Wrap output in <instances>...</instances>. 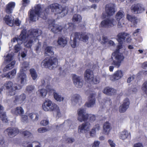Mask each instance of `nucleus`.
Segmentation results:
<instances>
[{"label":"nucleus","mask_w":147,"mask_h":147,"mask_svg":"<svg viewBox=\"0 0 147 147\" xmlns=\"http://www.w3.org/2000/svg\"><path fill=\"white\" fill-rule=\"evenodd\" d=\"M15 5V3L14 2H11L7 4L5 8V12L8 14L12 13L13 10Z\"/></svg>","instance_id":"obj_22"},{"label":"nucleus","mask_w":147,"mask_h":147,"mask_svg":"<svg viewBox=\"0 0 147 147\" xmlns=\"http://www.w3.org/2000/svg\"><path fill=\"white\" fill-rule=\"evenodd\" d=\"M47 129L45 127L40 128L38 129V131L40 133H42L47 131Z\"/></svg>","instance_id":"obj_54"},{"label":"nucleus","mask_w":147,"mask_h":147,"mask_svg":"<svg viewBox=\"0 0 147 147\" xmlns=\"http://www.w3.org/2000/svg\"><path fill=\"white\" fill-rule=\"evenodd\" d=\"M116 91V90L114 88L111 87L107 86L104 88L103 92H113Z\"/></svg>","instance_id":"obj_45"},{"label":"nucleus","mask_w":147,"mask_h":147,"mask_svg":"<svg viewBox=\"0 0 147 147\" xmlns=\"http://www.w3.org/2000/svg\"><path fill=\"white\" fill-rule=\"evenodd\" d=\"M49 122L47 120H43L40 122V124L43 126H46L49 123Z\"/></svg>","instance_id":"obj_55"},{"label":"nucleus","mask_w":147,"mask_h":147,"mask_svg":"<svg viewBox=\"0 0 147 147\" xmlns=\"http://www.w3.org/2000/svg\"><path fill=\"white\" fill-rule=\"evenodd\" d=\"M46 89L40 88L38 90L39 92H54L55 90L50 85H48L46 87Z\"/></svg>","instance_id":"obj_31"},{"label":"nucleus","mask_w":147,"mask_h":147,"mask_svg":"<svg viewBox=\"0 0 147 147\" xmlns=\"http://www.w3.org/2000/svg\"><path fill=\"white\" fill-rule=\"evenodd\" d=\"M142 89L145 92L147 91V81L145 82L142 85Z\"/></svg>","instance_id":"obj_52"},{"label":"nucleus","mask_w":147,"mask_h":147,"mask_svg":"<svg viewBox=\"0 0 147 147\" xmlns=\"http://www.w3.org/2000/svg\"><path fill=\"white\" fill-rule=\"evenodd\" d=\"M30 118L33 121H37L38 119V113H31L28 115Z\"/></svg>","instance_id":"obj_38"},{"label":"nucleus","mask_w":147,"mask_h":147,"mask_svg":"<svg viewBox=\"0 0 147 147\" xmlns=\"http://www.w3.org/2000/svg\"><path fill=\"white\" fill-rule=\"evenodd\" d=\"M26 29H24L21 32L20 35L18 38L15 37L11 40V42H17L19 44H21L25 41L26 38Z\"/></svg>","instance_id":"obj_11"},{"label":"nucleus","mask_w":147,"mask_h":147,"mask_svg":"<svg viewBox=\"0 0 147 147\" xmlns=\"http://www.w3.org/2000/svg\"><path fill=\"white\" fill-rule=\"evenodd\" d=\"M119 49L117 47L116 51L112 55L111 57L113 60L112 65L117 68H119L120 67L122 61L124 59L123 54L119 53Z\"/></svg>","instance_id":"obj_6"},{"label":"nucleus","mask_w":147,"mask_h":147,"mask_svg":"<svg viewBox=\"0 0 147 147\" xmlns=\"http://www.w3.org/2000/svg\"><path fill=\"white\" fill-rule=\"evenodd\" d=\"M53 93L54 97L55 100L59 102L63 101L64 99L63 97L59 95L57 92H53Z\"/></svg>","instance_id":"obj_40"},{"label":"nucleus","mask_w":147,"mask_h":147,"mask_svg":"<svg viewBox=\"0 0 147 147\" xmlns=\"http://www.w3.org/2000/svg\"><path fill=\"white\" fill-rule=\"evenodd\" d=\"M131 12L135 14L142 13L145 10L144 6L141 4L138 3L133 5L131 7Z\"/></svg>","instance_id":"obj_12"},{"label":"nucleus","mask_w":147,"mask_h":147,"mask_svg":"<svg viewBox=\"0 0 147 147\" xmlns=\"http://www.w3.org/2000/svg\"><path fill=\"white\" fill-rule=\"evenodd\" d=\"M89 120L91 122H93L96 120V117L95 115L89 114Z\"/></svg>","instance_id":"obj_50"},{"label":"nucleus","mask_w":147,"mask_h":147,"mask_svg":"<svg viewBox=\"0 0 147 147\" xmlns=\"http://www.w3.org/2000/svg\"><path fill=\"white\" fill-rule=\"evenodd\" d=\"M117 22L113 18H111L105 19L101 22L100 24V27L105 28H108L113 27L116 25Z\"/></svg>","instance_id":"obj_9"},{"label":"nucleus","mask_w":147,"mask_h":147,"mask_svg":"<svg viewBox=\"0 0 147 147\" xmlns=\"http://www.w3.org/2000/svg\"><path fill=\"white\" fill-rule=\"evenodd\" d=\"M11 112L13 114L18 115H22L24 113V111L22 107H17L15 111L14 112H13V110H12Z\"/></svg>","instance_id":"obj_28"},{"label":"nucleus","mask_w":147,"mask_h":147,"mask_svg":"<svg viewBox=\"0 0 147 147\" xmlns=\"http://www.w3.org/2000/svg\"><path fill=\"white\" fill-rule=\"evenodd\" d=\"M16 69H13L11 71L9 72L4 77L9 78H13L16 75Z\"/></svg>","instance_id":"obj_33"},{"label":"nucleus","mask_w":147,"mask_h":147,"mask_svg":"<svg viewBox=\"0 0 147 147\" xmlns=\"http://www.w3.org/2000/svg\"><path fill=\"white\" fill-rule=\"evenodd\" d=\"M58 65V59L55 57L52 56L49 58H46L41 63V66L42 67L53 69L57 67Z\"/></svg>","instance_id":"obj_5"},{"label":"nucleus","mask_w":147,"mask_h":147,"mask_svg":"<svg viewBox=\"0 0 147 147\" xmlns=\"http://www.w3.org/2000/svg\"><path fill=\"white\" fill-rule=\"evenodd\" d=\"M100 144V142L98 141H95L93 143V145L92 146V147H98Z\"/></svg>","instance_id":"obj_59"},{"label":"nucleus","mask_w":147,"mask_h":147,"mask_svg":"<svg viewBox=\"0 0 147 147\" xmlns=\"http://www.w3.org/2000/svg\"><path fill=\"white\" fill-rule=\"evenodd\" d=\"M129 135H130V134L127 131L124 130L122 132L120 136V138L123 140H124L128 137Z\"/></svg>","instance_id":"obj_39"},{"label":"nucleus","mask_w":147,"mask_h":147,"mask_svg":"<svg viewBox=\"0 0 147 147\" xmlns=\"http://www.w3.org/2000/svg\"><path fill=\"white\" fill-rule=\"evenodd\" d=\"M90 124L88 122L83 123L82 125L78 126V133H83L84 130L88 131L90 128Z\"/></svg>","instance_id":"obj_20"},{"label":"nucleus","mask_w":147,"mask_h":147,"mask_svg":"<svg viewBox=\"0 0 147 147\" xmlns=\"http://www.w3.org/2000/svg\"><path fill=\"white\" fill-rule=\"evenodd\" d=\"M96 130L94 128L92 129V131L90 132V136H93L96 133Z\"/></svg>","instance_id":"obj_63"},{"label":"nucleus","mask_w":147,"mask_h":147,"mask_svg":"<svg viewBox=\"0 0 147 147\" xmlns=\"http://www.w3.org/2000/svg\"><path fill=\"white\" fill-rule=\"evenodd\" d=\"M91 36L92 35L90 34H81L78 32H76L74 34V36L72 40L71 37L70 44L73 48H75L78 45L79 40L86 42L88 40L89 37Z\"/></svg>","instance_id":"obj_4"},{"label":"nucleus","mask_w":147,"mask_h":147,"mask_svg":"<svg viewBox=\"0 0 147 147\" xmlns=\"http://www.w3.org/2000/svg\"><path fill=\"white\" fill-rule=\"evenodd\" d=\"M47 92H40L39 94V96L41 98L45 97L47 95Z\"/></svg>","instance_id":"obj_61"},{"label":"nucleus","mask_w":147,"mask_h":147,"mask_svg":"<svg viewBox=\"0 0 147 147\" xmlns=\"http://www.w3.org/2000/svg\"><path fill=\"white\" fill-rule=\"evenodd\" d=\"M49 29H51L52 31L55 33L60 32L63 29V28L61 26L57 24H49Z\"/></svg>","instance_id":"obj_17"},{"label":"nucleus","mask_w":147,"mask_h":147,"mask_svg":"<svg viewBox=\"0 0 147 147\" xmlns=\"http://www.w3.org/2000/svg\"><path fill=\"white\" fill-rule=\"evenodd\" d=\"M123 76V72L121 70L116 71L113 75L111 76L110 79L112 81H115L121 79Z\"/></svg>","instance_id":"obj_18"},{"label":"nucleus","mask_w":147,"mask_h":147,"mask_svg":"<svg viewBox=\"0 0 147 147\" xmlns=\"http://www.w3.org/2000/svg\"><path fill=\"white\" fill-rule=\"evenodd\" d=\"M103 129L104 133L108 135L111 130L110 124L108 122H105L103 126Z\"/></svg>","instance_id":"obj_27"},{"label":"nucleus","mask_w":147,"mask_h":147,"mask_svg":"<svg viewBox=\"0 0 147 147\" xmlns=\"http://www.w3.org/2000/svg\"><path fill=\"white\" fill-rule=\"evenodd\" d=\"M21 21L19 20L17 18L14 22V24H15L17 26H19L21 23Z\"/></svg>","instance_id":"obj_56"},{"label":"nucleus","mask_w":147,"mask_h":147,"mask_svg":"<svg viewBox=\"0 0 147 147\" xmlns=\"http://www.w3.org/2000/svg\"><path fill=\"white\" fill-rule=\"evenodd\" d=\"M115 5L110 3L106 5L105 7V12L103 13L102 18L105 19L109 16L113 15L115 12Z\"/></svg>","instance_id":"obj_10"},{"label":"nucleus","mask_w":147,"mask_h":147,"mask_svg":"<svg viewBox=\"0 0 147 147\" xmlns=\"http://www.w3.org/2000/svg\"><path fill=\"white\" fill-rule=\"evenodd\" d=\"M21 44H19L16 45L14 47V51L15 53L18 52L21 49V47L20 46Z\"/></svg>","instance_id":"obj_49"},{"label":"nucleus","mask_w":147,"mask_h":147,"mask_svg":"<svg viewBox=\"0 0 147 147\" xmlns=\"http://www.w3.org/2000/svg\"><path fill=\"white\" fill-rule=\"evenodd\" d=\"M43 10L40 4H37L34 6V9H31L30 13V18L32 21H35L40 17L45 19L46 18V15L42 11Z\"/></svg>","instance_id":"obj_1"},{"label":"nucleus","mask_w":147,"mask_h":147,"mask_svg":"<svg viewBox=\"0 0 147 147\" xmlns=\"http://www.w3.org/2000/svg\"><path fill=\"white\" fill-rule=\"evenodd\" d=\"M78 120L81 122L86 121L89 117V114L84 109H79L78 110Z\"/></svg>","instance_id":"obj_13"},{"label":"nucleus","mask_w":147,"mask_h":147,"mask_svg":"<svg viewBox=\"0 0 147 147\" xmlns=\"http://www.w3.org/2000/svg\"><path fill=\"white\" fill-rule=\"evenodd\" d=\"M127 18L129 21L133 23L134 25L137 24V20L136 18L134 16L128 14L127 15Z\"/></svg>","instance_id":"obj_32"},{"label":"nucleus","mask_w":147,"mask_h":147,"mask_svg":"<svg viewBox=\"0 0 147 147\" xmlns=\"http://www.w3.org/2000/svg\"><path fill=\"white\" fill-rule=\"evenodd\" d=\"M55 111L57 112V115H60V110L58 106L55 103H52L51 101V104L49 106L48 108V111Z\"/></svg>","instance_id":"obj_23"},{"label":"nucleus","mask_w":147,"mask_h":147,"mask_svg":"<svg viewBox=\"0 0 147 147\" xmlns=\"http://www.w3.org/2000/svg\"><path fill=\"white\" fill-rule=\"evenodd\" d=\"M21 133L24 136H26L28 138L30 137L32 135L30 132L27 130L21 132Z\"/></svg>","instance_id":"obj_48"},{"label":"nucleus","mask_w":147,"mask_h":147,"mask_svg":"<svg viewBox=\"0 0 147 147\" xmlns=\"http://www.w3.org/2000/svg\"><path fill=\"white\" fill-rule=\"evenodd\" d=\"M5 59V61H6V62L8 63L12 60L13 56L11 54H9L7 55Z\"/></svg>","instance_id":"obj_46"},{"label":"nucleus","mask_w":147,"mask_h":147,"mask_svg":"<svg viewBox=\"0 0 147 147\" xmlns=\"http://www.w3.org/2000/svg\"><path fill=\"white\" fill-rule=\"evenodd\" d=\"M35 87L32 85L27 86L26 88V90L28 92L35 91Z\"/></svg>","instance_id":"obj_47"},{"label":"nucleus","mask_w":147,"mask_h":147,"mask_svg":"<svg viewBox=\"0 0 147 147\" xmlns=\"http://www.w3.org/2000/svg\"><path fill=\"white\" fill-rule=\"evenodd\" d=\"M72 80L75 86L77 88H81L83 84V80L81 77L76 74L73 75Z\"/></svg>","instance_id":"obj_14"},{"label":"nucleus","mask_w":147,"mask_h":147,"mask_svg":"<svg viewBox=\"0 0 147 147\" xmlns=\"http://www.w3.org/2000/svg\"><path fill=\"white\" fill-rule=\"evenodd\" d=\"M82 19V17L80 15L76 14L74 15L72 20L73 22L79 23L81 22Z\"/></svg>","instance_id":"obj_35"},{"label":"nucleus","mask_w":147,"mask_h":147,"mask_svg":"<svg viewBox=\"0 0 147 147\" xmlns=\"http://www.w3.org/2000/svg\"><path fill=\"white\" fill-rule=\"evenodd\" d=\"M45 53L48 56L53 55L54 52L53 47H47L45 49Z\"/></svg>","instance_id":"obj_36"},{"label":"nucleus","mask_w":147,"mask_h":147,"mask_svg":"<svg viewBox=\"0 0 147 147\" xmlns=\"http://www.w3.org/2000/svg\"><path fill=\"white\" fill-rule=\"evenodd\" d=\"M73 100L76 103H77L79 100L81 101V98L80 96L78 94H76L73 95L72 96Z\"/></svg>","instance_id":"obj_44"},{"label":"nucleus","mask_w":147,"mask_h":147,"mask_svg":"<svg viewBox=\"0 0 147 147\" xmlns=\"http://www.w3.org/2000/svg\"><path fill=\"white\" fill-rule=\"evenodd\" d=\"M84 75L85 79L88 82L90 83V82L93 80V78L94 77L92 71L89 69H87L85 71Z\"/></svg>","instance_id":"obj_21"},{"label":"nucleus","mask_w":147,"mask_h":147,"mask_svg":"<svg viewBox=\"0 0 147 147\" xmlns=\"http://www.w3.org/2000/svg\"><path fill=\"white\" fill-rule=\"evenodd\" d=\"M21 88V86L19 85L15 84L13 85L12 90H19Z\"/></svg>","instance_id":"obj_51"},{"label":"nucleus","mask_w":147,"mask_h":147,"mask_svg":"<svg viewBox=\"0 0 147 147\" xmlns=\"http://www.w3.org/2000/svg\"><path fill=\"white\" fill-rule=\"evenodd\" d=\"M3 107L0 104V117L1 116V115L2 116L1 118L2 121L3 122L7 123L8 121L6 118L5 113H3Z\"/></svg>","instance_id":"obj_29"},{"label":"nucleus","mask_w":147,"mask_h":147,"mask_svg":"<svg viewBox=\"0 0 147 147\" xmlns=\"http://www.w3.org/2000/svg\"><path fill=\"white\" fill-rule=\"evenodd\" d=\"M49 9H51V11L53 12L55 15L61 14V17L64 16L68 12L66 7H63L57 3L50 5L46 9L45 11L47 14L48 13Z\"/></svg>","instance_id":"obj_2"},{"label":"nucleus","mask_w":147,"mask_h":147,"mask_svg":"<svg viewBox=\"0 0 147 147\" xmlns=\"http://www.w3.org/2000/svg\"><path fill=\"white\" fill-rule=\"evenodd\" d=\"M22 5L24 6H26L30 3V1L29 0H22Z\"/></svg>","instance_id":"obj_57"},{"label":"nucleus","mask_w":147,"mask_h":147,"mask_svg":"<svg viewBox=\"0 0 147 147\" xmlns=\"http://www.w3.org/2000/svg\"><path fill=\"white\" fill-rule=\"evenodd\" d=\"M26 98V95L23 93L19 96H16L14 102L16 104H21L24 101Z\"/></svg>","instance_id":"obj_24"},{"label":"nucleus","mask_w":147,"mask_h":147,"mask_svg":"<svg viewBox=\"0 0 147 147\" xmlns=\"http://www.w3.org/2000/svg\"><path fill=\"white\" fill-rule=\"evenodd\" d=\"M5 131L7 133L8 136H15L18 134L19 132L18 129L11 127H9Z\"/></svg>","instance_id":"obj_19"},{"label":"nucleus","mask_w":147,"mask_h":147,"mask_svg":"<svg viewBox=\"0 0 147 147\" xmlns=\"http://www.w3.org/2000/svg\"><path fill=\"white\" fill-rule=\"evenodd\" d=\"M51 104V101L48 100H46L42 105V107L43 110L45 111H48L49 106Z\"/></svg>","instance_id":"obj_30"},{"label":"nucleus","mask_w":147,"mask_h":147,"mask_svg":"<svg viewBox=\"0 0 147 147\" xmlns=\"http://www.w3.org/2000/svg\"><path fill=\"white\" fill-rule=\"evenodd\" d=\"M30 71L33 79L34 80H35L37 77L36 70L34 69H31L30 70Z\"/></svg>","instance_id":"obj_42"},{"label":"nucleus","mask_w":147,"mask_h":147,"mask_svg":"<svg viewBox=\"0 0 147 147\" xmlns=\"http://www.w3.org/2000/svg\"><path fill=\"white\" fill-rule=\"evenodd\" d=\"M90 82L96 84L99 83V80L96 78H94V77H93V80L92 81Z\"/></svg>","instance_id":"obj_60"},{"label":"nucleus","mask_w":147,"mask_h":147,"mask_svg":"<svg viewBox=\"0 0 147 147\" xmlns=\"http://www.w3.org/2000/svg\"><path fill=\"white\" fill-rule=\"evenodd\" d=\"M108 142L111 147H115V144L113 142V141L111 140H108Z\"/></svg>","instance_id":"obj_62"},{"label":"nucleus","mask_w":147,"mask_h":147,"mask_svg":"<svg viewBox=\"0 0 147 147\" xmlns=\"http://www.w3.org/2000/svg\"><path fill=\"white\" fill-rule=\"evenodd\" d=\"M74 139L72 138H68L66 140L67 142L68 143H72L74 142Z\"/></svg>","instance_id":"obj_58"},{"label":"nucleus","mask_w":147,"mask_h":147,"mask_svg":"<svg viewBox=\"0 0 147 147\" xmlns=\"http://www.w3.org/2000/svg\"><path fill=\"white\" fill-rule=\"evenodd\" d=\"M130 101L128 98H125L123 101V104L119 107V111L121 113L125 112L129 108L130 105Z\"/></svg>","instance_id":"obj_16"},{"label":"nucleus","mask_w":147,"mask_h":147,"mask_svg":"<svg viewBox=\"0 0 147 147\" xmlns=\"http://www.w3.org/2000/svg\"><path fill=\"white\" fill-rule=\"evenodd\" d=\"M124 13L122 10L119 11L116 14L115 18L117 20L119 21L124 16Z\"/></svg>","instance_id":"obj_37"},{"label":"nucleus","mask_w":147,"mask_h":147,"mask_svg":"<svg viewBox=\"0 0 147 147\" xmlns=\"http://www.w3.org/2000/svg\"><path fill=\"white\" fill-rule=\"evenodd\" d=\"M29 142H26L23 143V146L24 147H33L32 144H29Z\"/></svg>","instance_id":"obj_53"},{"label":"nucleus","mask_w":147,"mask_h":147,"mask_svg":"<svg viewBox=\"0 0 147 147\" xmlns=\"http://www.w3.org/2000/svg\"><path fill=\"white\" fill-rule=\"evenodd\" d=\"M58 44L62 47H64L67 44V41L64 37H59L57 41Z\"/></svg>","instance_id":"obj_26"},{"label":"nucleus","mask_w":147,"mask_h":147,"mask_svg":"<svg viewBox=\"0 0 147 147\" xmlns=\"http://www.w3.org/2000/svg\"><path fill=\"white\" fill-rule=\"evenodd\" d=\"M117 40L119 43L117 47L119 49H120L123 47L122 44L123 42H130L131 40V36L125 32L119 33L117 35Z\"/></svg>","instance_id":"obj_7"},{"label":"nucleus","mask_w":147,"mask_h":147,"mask_svg":"<svg viewBox=\"0 0 147 147\" xmlns=\"http://www.w3.org/2000/svg\"><path fill=\"white\" fill-rule=\"evenodd\" d=\"M5 23L10 26H12L14 24L13 20L11 15H6L3 19Z\"/></svg>","instance_id":"obj_25"},{"label":"nucleus","mask_w":147,"mask_h":147,"mask_svg":"<svg viewBox=\"0 0 147 147\" xmlns=\"http://www.w3.org/2000/svg\"><path fill=\"white\" fill-rule=\"evenodd\" d=\"M134 147H143V146L142 143H138L135 144L134 145Z\"/></svg>","instance_id":"obj_64"},{"label":"nucleus","mask_w":147,"mask_h":147,"mask_svg":"<svg viewBox=\"0 0 147 147\" xmlns=\"http://www.w3.org/2000/svg\"><path fill=\"white\" fill-rule=\"evenodd\" d=\"M29 63L28 62H24L21 65V69L20 70V73L18 75V79L20 80L21 84H24L26 80L27 76L26 74L23 72L29 69Z\"/></svg>","instance_id":"obj_8"},{"label":"nucleus","mask_w":147,"mask_h":147,"mask_svg":"<svg viewBox=\"0 0 147 147\" xmlns=\"http://www.w3.org/2000/svg\"><path fill=\"white\" fill-rule=\"evenodd\" d=\"M13 85V83L9 81L6 82L4 84V86L7 89H11L12 90Z\"/></svg>","instance_id":"obj_41"},{"label":"nucleus","mask_w":147,"mask_h":147,"mask_svg":"<svg viewBox=\"0 0 147 147\" xmlns=\"http://www.w3.org/2000/svg\"><path fill=\"white\" fill-rule=\"evenodd\" d=\"M15 63L16 62L15 61H12L10 63L7 65L4 68L3 70V71L6 72L13 68Z\"/></svg>","instance_id":"obj_34"},{"label":"nucleus","mask_w":147,"mask_h":147,"mask_svg":"<svg viewBox=\"0 0 147 147\" xmlns=\"http://www.w3.org/2000/svg\"><path fill=\"white\" fill-rule=\"evenodd\" d=\"M41 34V31L38 30L37 29H31L28 32V41L25 43L26 47L30 48L34 42L37 40V37L40 35Z\"/></svg>","instance_id":"obj_3"},{"label":"nucleus","mask_w":147,"mask_h":147,"mask_svg":"<svg viewBox=\"0 0 147 147\" xmlns=\"http://www.w3.org/2000/svg\"><path fill=\"white\" fill-rule=\"evenodd\" d=\"M96 95L95 93L90 94L88 98V102H86L85 106L88 107H92L95 104Z\"/></svg>","instance_id":"obj_15"},{"label":"nucleus","mask_w":147,"mask_h":147,"mask_svg":"<svg viewBox=\"0 0 147 147\" xmlns=\"http://www.w3.org/2000/svg\"><path fill=\"white\" fill-rule=\"evenodd\" d=\"M108 40L107 36H103L101 38H100L99 41L102 45L106 44L108 42Z\"/></svg>","instance_id":"obj_43"}]
</instances>
